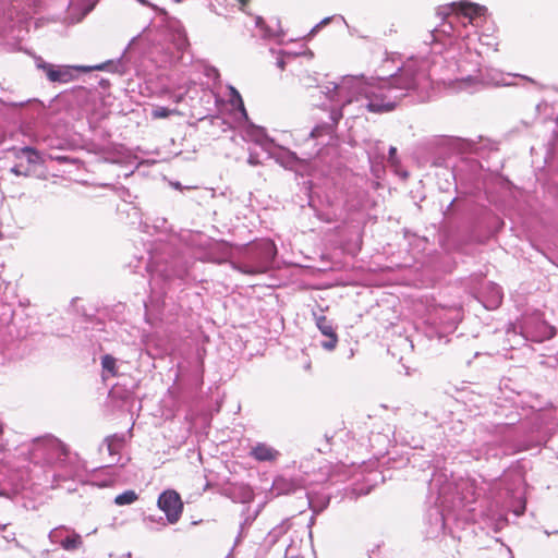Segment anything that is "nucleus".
Returning a JSON list of instances; mask_svg holds the SVG:
<instances>
[{"label":"nucleus","mask_w":558,"mask_h":558,"mask_svg":"<svg viewBox=\"0 0 558 558\" xmlns=\"http://www.w3.org/2000/svg\"><path fill=\"white\" fill-rule=\"evenodd\" d=\"M428 69L427 60H408L388 77L347 75L340 83L329 82L318 87L328 100L341 104L342 108L356 104L360 110L383 114L393 111L412 92L421 100L428 98L433 86Z\"/></svg>","instance_id":"f257e3e1"},{"label":"nucleus","mask_w":558,"mask_h":558,"mask_svg":"<svg viewBox=\"0 0 558 558\" xmlns=\"http://www.w3.org/2000/svg\"><path fill=\"white\" fill-rule=\"evenodd\" d=\"M28 459L35 464H51L53 472V487H63V482L74 481L81 473L76 456L70 453L69 448L52 435H45L33 439L28 448Z\"/></svg>","instance_id":"f03ea898"},{"label":"nucleus","mask_w":558,"mask_h":558,"mask_svg":"<svg viewBox=\"0 0 558 558\" xmlns=\"http://www.w3.org/2000/svg\"><path fill=\"white\" fill-rule=\"evenodd\" d=\"M36 68L41 70L49 82L51 83H69L74 80V71L90 72V71H109L113 73L123 74L125 65L122 59L117 61H107L97 65H53L46 62L41 57L35 59Z\"/></svg>","instance_id":"7ed1b4c3"},{"label":"nucleus","mask_w":558,"mask_h":558,"mask_svg":"<svg viewBox=\"0 0 558 558\" xmlns=\"http://www.w3.org/2000/svg\"><path fill=\"white\" fill-rule=\"evenodd\" d=\"M277 247L271 240L264 239L253 243L244 253V260L232 263V267L242 274L257 275L268 271L275 257Z\"/></svg>","instance_id":"20e7f679"},{"label":"nucleus","mask_w":558,"mask_h":558,"mask_svg":"<svg viewBox=\"0 0 558 558\" xmlns=\"http://www.w3.org/2000/svg\"><path fill=\"white\" fill-rule=\"evenodd\" d=\"M476 74H469L465 77H460L456 81L458 88L461 90L473 92L477 86H510L512 83L509 81L510 74H505L496 69H480L475 70Z\"/></svg>","instance_id":"39448f33"},{"label":"nucleus","mask_w":558,"mask_h":558,"mask_svg":"<svg viewBox=\"0 0 558 558\" xmlns=\"http://www.w3.org/2000/svg\"><path fill=\"white\" fill-rule=\"evenodd\" d=\"M448 12L440 11L439 14L445 17L450 19L448 22V29L446 28L447 24H442V33L450 34L453 31V22L460 19L462 15L463 19H466L470 24H473L477 19H481L485 15L487 9L483 5L472 3V2H452L448 7Z\"/></svg>","instance_id":"423d86ee"},{"label":"nucleus","mask_w":558,"mask_h":558,"mask_svg":"<svg viewBox=\"0 0 558 558\" xmlns=\"http://www.w3.org/2000/svg\"><path fill=\"white\" fill-rule=\"evenodd\" d=\"M157 507L165 513L169 524H175L182 517L184 505L177 490L166 489L159 495Z\"/></svg>","instance_id":"0eeeda50"},{"label":"nucleus","mask_w":558,"mask_h":558,"mask_svg":"<svg viewBox=\"0 0 558 558\" xmlns=\"http://www.w3.org/2000/svg\"><path fill=\"white\" fill-rule=\"evenodd\" d=\"M48 538L50 543L59 545L66 551L78 550L84 544L83 537L80 533H77L73 527L63 524L53 527L49 532Z\"/></svg>","instance_id":"6e6552de"},{"label":"nucleus","mask_w":558,"mask_h":558,"mask_svg":"<svg viewBox=\"0 0 558 558\" xmlns=\"http://www.w3.org/2000/svg\"><path fill=\"white\" fill-rule=\"evenodd\" d=\"M427 537L438 536L445 529V517L438 505H434L426 511L424 517Z\"/></svg>","instance_id":"1a4fd4ad"},{"label":"nucleus","mask_w":558,"mask_h":558,"mask_svg":"<svg viewBox=\"0 0 558 558\" xmlns=\"http://www.w3.org/2000/svg\"><path fill=\"white\" fill-rule=\"evenodd\" d=\"M338 107L332 109L329 113V122H323L320 124H317L310 133V136L312 138H318L323 135H329L331 134L341 118L343 117L342 110L345 108L341 107V104H336Z\"/></svg>","instance_id":"9d476101"},{"label":"nucleus","mask_w":558,"mask_h":558,"mask_svg":"<svg viewBox=\"0 0 558 558\" xmlns=\"http://www.w3.org/2000/svg\"><path fill=\"white\" fill-rule=\"evenodd\" d=\"M270 158L275 159L280 166L286 169H294L301 161L298 155L282 146L275 144V146L268 151Z\"/></svg>","instance_id":"9b49d317"},{"label":"nucleus","mask_w":558,"mask_h":558,"mask_svg":"<svg viewBox=\"0 0 558 558\" xmlns=\"http://www.w3.org/2000/svg\"><path fill=\"white\" fill-rule=\"evenodd\" d=\"M247 136L267 153L270 151L276 144L274 138L268 136L266 129L262 126L251 125L247 130Z\"/></svg>","instance_id":"f8f14e48"},{"label":"nucleus","mask_w":558,"mask_h":558,"mask_svg":"<svg viewBox=\"0 0 558 558\" xmlns=\"http://www.w3.org/2000/svg\"><path fill=\"white\" fill-rule=\"evenodd\" d=\"M301 488L300 482L294 478L277 476L274 480L271 493L276 496L295 493Z\"/></svg>","instance_id":"ddd939ff"},{"label":"nucleus","mask_w":558,"mask_h":558,"mask_svg":"<svg viewBox=\"0 0 558 558\" xmlns=\"http://www.w3.org/2000/svg\"><path fill=\"white\" fill-rule=\"evenodd\" d=\"M250 456L259 462H271L275 461L280 453L271 446L258 442L251 448Z\"/></svg>","instance_id":"4468645a"},{"label":"nucleus","mask_w":558,"mask_h":558,"mask_svg":"<svg viewBox=\"0 0 558 558\" xmlns=\"http://www.w3.org/2000/svg\"><path fill=\"white\" fill-rule=\"evenodd\" d=\"M123 442L124 436L119 434L107 436L104 440V444L106 445L110 456L118 454L123 446Z\"/></svg>","instance_id":"2eb2a0df"},{"label":"nucleus","mask_w":558,"mask_h":558,"mask_svg":"<svg viewBox=\"0 0 558 558\" xmlns=\"http://www.w3.org/2000/svg\"><path fill=\"white\" fill-rule=\"evenodd\" d=\"M256 27L260 28L262 31H264V37L265 38H272V37H278V36H281L283 34L281 27H280V21L277 19L276 20V26H277V29H274L271 28L270 26L266 25L264 19L262 16H257L256 17Z\"/></svg>","instance_id":"dca6fc26"},{"label":"nucleus","mask_w":558,"mask_h":558,"mask_svg":"<svg viewBox=\"0 0 558 558\" xmlns=\"http://www.w3.org/2000/svg\"><path fill=\"white\" fill-rule=\"evenodd\" d=\"M229 90H230V104L241 112V114L243 116V118L245 120H247L248 119L247 112L244 107V102L242 100L240 93L233 86H229Z\"/></svg>","instance_id":"f3484780"},{"label":"nucleus","mask_w":558,"mask_h":558,"mask_svg":"<svg viewBox=\"0 0 558 558\" xmlns=\"http://www.w3.org/2000/svg\"><path fill=\"white\" fill-rule=\"evenodd\" d=\"M314 316H315L316 326L324 336L328 337L331 335H337L331 322L328 320L326 316L316 315V314H314Z\"/></svg>","instance_id":"a211bd4d"},{"label":"nucleus","mask_w":558,"mask_h":558,"mask_svg":"<svg viewBox=\"0 0 558 558\" xmlns=\"http://www.w3.org/2000/svg\"><path fill=\"white\" fill-rule=\"evenodd\" d=\"M138 498L137 494L134 490H125L122 494H119L114 498V504L118 506H126L132 505Z\"/></svg>","instance_id":"6ab92c4d"},{"label":"nucleus","mask_w":558,"mask_h":558,"mask_svg":"<svg viewBox=\"0 0 558 558\" xmlns=\"http://www.w3.org/2000/svg\"><path fill=\"white\" fill-rule=\"evenodd\" d=\"M21 155L26 156L28 163H38L40 160L39 153L32 146H24L20 148L17 157Z\"/></svg>","instance_id":"aec40b11"},{"label":"nucleus","mask_w":558,"mask_h":558,"mask_svg":"<svg viewBox=\"0 0 558 558\" xmlns=\"http://www.w3.org/2000/svg\"><path fill=\"white\" fill-rule=\"evenodd\" d=\"M101 366L104 372L109 373L111 376L117 375V360L110 354H105L101 357Z\"/></svg>","instance_id":"412c9836"},{"label":"nucleus","mask_w":558,"mask_h":558,"mask_svg":"<svg viewBox=\"0 0 558 558\" xmlns=\"http://www.w3.org/2000/svg\"><path fill=\"white\" fill-rule=\"evenodd\" d=\"M177 110L169 109L167 107H156L151 110V117L154 119H165L170 117Z\"/></svg>","instance_id":"4be33fe9"},{"label":"nucleus","mask_w":558,"mask_h":558,"mask_svg":"<svg viewBox=\"0 0 558 558\" xmlns=\"http://www.w3.org/2000/svg\"><path fill=\"white\" fill-rule=\"evenodd\" d=\"M337 342H338V336L331 335V336L327 337V340L322 341V347L327 351H331L336 348Z\"/></svg>","instance_id":"5701e85b"},{"label":"nucleus","mask_w":558,"mask_h":558,"mask_svg":"<svg viewBox=\"0 0 558 558\" xmlns=\"http://www.w3.org/2000/svg\"><path fill=\"white\" fill-rule=\"evenodd\" d=\"M11 173L16 177H29L31 171L28 168H24L23 165H15L10 169Z\"/></svg>","instance_id":"b1692460"},{"label":"nucleus","mask_w":558,"mask_h":558,"mask_svg":"<svg viewBox=\"0 0 558 558\" xmlns=\"http://www.w3.org/2000/svg\"><path fill=\"white\" fill-rule=\"evenodd\" d=\"M177 45H178V48L180 50L185 49L186 46L189 45L186 34H185V32L183 29L178 32V43H177Z\"/></svg>","instance_id":"393cba45"},{"label":"nucleus","mask_w":558,"mask_h":558,"mask_svg":"<svg viewBox=\"0 0 558 558\" xmlns=\"http://www.w3.org/2000/svg\"><path fill=\"white\" fill-rule=\"evenodd\" d=\"M492 292L494 294V303L497 306L498 304H500V302L502 300L501 289H500V287L493 284Z\"/></svg>","instance_id":"a878e982"},{"label":"nucleus","mask_w":558,"mask_h":558,"mask_svg":"<svg viewBox=\"0 0 558 558\" xmlns=\"http://www.w3.org/2000/svg\"><path fill=\"white\" fill-rule=\"evenodd\" d=\"M284 526L283 525H280V526H277L275 529H272L269 533V536L272 538V542H277L278 537L284 533Z\"/></svg>","instance_id":"bb28decb"},{"label":"nucleus","mask_w":558,"mask_h":558,"mask_svg":"<svg viewBox=\"0 0 558 558\" xmlns=\"http://www.w3.org/2000/svg\"><path fill=\"white\" fill-rule=\"evenodd\" d=\"M460 148L463 150H475V143L468 140H459Z\"/></svg>","instance_id":"cd10ccee"},{"label":"nucleus","mask_w":558,"mask_h":558,"mask_svg":"<svg viewBox=\"0 0 558 558\" xmlns=\"http://www.w3.org/2000/svg\"><path fill=\"white\" fill-rule=\"evenodd\" d=\"M146 522H150V523H158L162 526H166L167 523L165 521V519L162 517H156V515H148L144 519Z\"/></svg>","instance_id":"c85d7f7f"},{"label":"nucleus","mask_w":558,"mask_h":558,"mask_svg":"<svg viewBox=\"0 0 558 558\" xmlns=\"http://www.w3.org/2000/svg\"><path fill=\"white\" fill-rule=\"evenodd\" d=\"M299 556L298 548L290 544L286 549L287 558H296Z\"/></svg>","instance_id":"c756f323"},{"label":"nucleus","mask_w":558,"mask_h":558,"mask_svg":"<svg viewBox=\"0 0 558 558\" xmlns=\"http://www.w3.org/2000/svg\"><path fill=\"white\" fill-rule=\"evenodd\" d=\"M247 162L251 166H258L260 163V161L258 159V156L256 154H253V153L250 154V156L247 158Z\"/></svg>","instance_id":"7c9ffc66"},{"label":"nucleus","mask_w":558,"mask_h":558,"mask_svg":"<svg viewBox=\"0 0 558 558\" xmlns=\"http://www.w3.org/2000/svg\"><path fill=\"white\" fill-rule=\"evenodd\" d=\"M438 485L437 475L433 474V477L429 480V489L433 490Z\"/></svg>","instance_id":"2f4dec72"},{"label":"nucleus","mask_w":558,"mask_h":558,"mask_svg":"<svg viewBox=\"0 0 558 558\" xmlns=\"http://www.w3.org/2000/svg\"><path fill=\"white\" fill-rule=\"evenodd\" d=\"M331 17H325L320 21L319 24H317L313 29L312 33L316 32L322 25H327L330 22Z\"/></svg>","instance_id":"473e14b6"},{"label":"nucleus","mask_w":558,"mask_h":558,"mask_svg":"<svg viewBox=\"0 0 558 558\" xmlns=\"http://www.w3.org/2000/svg\"><path fill=\"white\" fill-rule=\"evenodd\" d=\"M524 511H525V505L524 504L513 510V512H514V514L517 517L522 515L524 513Z\"/></svg>","instance_id":"72a5a7b5"},{"label":"nucleus","mask_w":558,"mask_h":558,"mask_svg":"<svg viewBox=\"0 0 558 558\" xmlns=\"http://www.w3.org/2000/svg\"><path fill=\"white\" fill-rule=\"evenodd\" d=\"M396 154H397V148L391 146L389 148V159L392 160L395 158Z\"/></svg>","instance_id":"f704fd0d"},{"label":"nucleus","mask_w":558,"mask_h":558,"mask_svg":"<svg viewBox=\"0 0 558 558\" xmlns=\"http://www.w3.org/2000/svg\"><path fill=\"white\" fill-rule=\"evenodd\" d=\"M99 85L102 88H107L109 86V82L107 80H100Z\"/></svg>","instance_id":"c9c22d12"},{"label":"nucleus","mask_w":558,"mask_h":558,"mask_svg":"<svg viewBox=\"0 0 558 558\" xmlns=\"http://www.w3.org/2000/svg\"><path fill=\"white\" fill-rule=\"evenodd\" d=\"M447 490H448V487H447V486H442V487L439 489V492H438L439 498H440L444 494H446V493H447Z\"/></svg>","instance_id":"e433bc0d"},{"label":"nucleus","mask_w":558,"mask_h":558,"mask_svg":"<svg viewBox=\"0 0 558 558\" xmlns=\"http://www.w3.org/2000/svg\"><path fill=\"white\" fill-rule=\"evenodd\" d=\"M250 0H239L240 4H241V10L243 11V7L247 4Z\"/></svg>","instance_id":"4c0bfd02"},{"label":"nucleus","mask_w":558,"mask_h":558,"mask_svg":"<svg viewBox=\"0 0 558 558\" xmlns=\"http://www.w3.org/2000/svg\"><path fill=\"white\" fill-rule=\"evenodd\" d=\"M453 203H454V199H452V201L449 203V205L447 206L446 213H448V211L452 208Z\"/></svg>","instance_id":"58836bf2"},{"label":"nucleus","mask_w":558,"mask_h":558,"mask_svg":"<svg viewBox=\"0 0 558 558\" xmlns=\"http://www.w3.org/2000/svg\"><path fill=\"white\" fill-rule=\"evenodd\" d=\"M277 65H278L279 68L283 69V66H284V62H283L282 60H278V61H277Z\"/></svg>","instance_id":"ea45409f"},{"label":"nucleus","mask_w":558,"mask_h":558,"mask_svg":"<svg viewBox=\"0 0 558 558\" xmlns=\"http://www.w3.org/2000/svg\"><path fill=\"white\" fill-rule=\"evenodd\" d=\"M64 488H65L68 492H73V490H75V488H74V487H72V484H71V485H69V486H65Z\"/></svg>","instance_id":"a19ab883"},{"label":"nucleus","mask_w":558,"mask_h":558,"mask_svg":"<svg viewBox=\"0 0 558 558\" xmlns=\"http://www.w3.org/2000/svg\"><path fill=\"white\" fill-rule=\"evenodd\" d=\"M367 155H368V157H369V159H371V158H372V151H371V149H368V150H367Z\"/></svg>","instance_id":"79ce46f5"},{"label":"nucleus","mask_w":558,"mask_h":558,"mask_svg":"<svg viewBox=\"0 0 558 558\" xmlns=\"http://www.w3.org/2000/svg\"><path fill=\"white\" fill-rule=\"evenodd\" d=\"M2 433V424L0 423V434Z\"/></svg>","instance_id":"37998d69"},{"label":"nucleus","mask_w":558,"mask_h":558,"mask_svg":"<svg viewBox=\"0 0 558 558\" xmlns=\"http://www.w3.org/2000/svg\"><path fill=\"white\" fill-rule=\"evenodd\" d=\"M368 558H374V557L372 555H369Z\"/></svg>","instance_id":"c03bdc74"}]
</instances>
